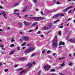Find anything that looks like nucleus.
Here are the masks:
<instances>
[{
    "label": "nucleus",
    "mask_w": 75,
    "mask_h": 75,
    "mask_svg": "<svg viewBox=\"0 0 75 75\" xmlns=\"http://www.w3.org/2000/svg\"><path fill=\"white\" fill-rule=\"evenodd\" d=\"M58 38L57 36L56 35L54 38L53 40H52V45L54 47H57L58 45Z\"/></svg>",
    "instance_id": "nucleus-1"
},
{
    "label": "nucleus",
    "mask_w": 75,
    "mask_h": 75,
    "mask_svg": "<svg viewBox=\"0 0 75 75\" xmlns=\"http://www.w3.org/2000/svg\"><path fill=\"white\" fill-rule=\"evenodd\" d=\"M35 48V47H30L29 49L26 50L24 51L25 53H30V52H31L33 51H34V49Z\"/></svg>",
    "instance_id": "nucleus-2"
},
{
    "label": "nucleus",
    "mask_w": 75,
    "mask_h": 75,
    "mask_svg": "<svg viewBox=\"0 0 75 75\" xmlns=\"http://www.w3.org/2000/svg\"><path fill=\"white\" fill-rule=\"evenodd\" d=\"M51 68V66L49 65H45L44 67V69L45 71H48Z\"/></svg>",
    "instance_id": "nucleus-3"
},
{
    "label": "nucleus",
    "mask_w": 75,
    "mask_h": 75,
    "mask_svg": "<svg viewBox=\"0 0 75 75\" xmlns=\"http://www.w3.org/2000/svg\"><path fill=\"white\" fill-rule=\"evenodd\" d=\"M34 18L35 20H38L39 21L45 19V18L43 17H36Z\"/></svg>",
    "instance_id": "nucleus-4"
},
{
    "label": "nucleus",
    "mask_w": 75,
    "mask_h": 75,
    "mask_svg": "<svg viewBox=\"0 0 75 75\" xmlns=\"http://www.w3.org/2000/svg\"><path fill=\"white\" fill-rule=\"evenodd\" d=\"M52 26L51 25H49L48 26H45L43 28V29L44 30H49L50 28H51Z\"/></svg>",
    "instance_id": "nucleus-5"
},
{
    "label": "nucleus",
    "mask_w": 75,
    "mask_h": 75,
    "mask_svg": "<svg viewBox=\"0 0 75 75\" xmlns=\"http://www.w3.org/2000/svg\"><path fill=\"white\" fill-rule=\"evenodd\" d=\"M30 39V38L28 36H24L23 37V39L24 41H28Z\"/></svg>",
    "instance_id": "nucleus-6"
},
{
    "label": "nucleus",
    "mask_w": 75,
    "mask_h": 75,
    "mask_svg": "<svg viewBox=\"0 0 75 75\" xmlns=\"http://www.w3.org/2000/svg\"><path fill=\"white\" fill-rule=\"evenodd\" d=\"M74 7V6H69V7L65 9L64 10V12H65V11H68L69 8H73V7Z\"/></svg>",
    "instance_id": "nucleus-7"
},
{
    "label": "nucleus",
    "mask_w": 75,
    "mask_h": 75,
    "mask_svg": "<svg viewBox=\"0 0 75 75\" xmlns=\"http://www.w3.org/2000/svg\"><path fill=\"white\" fill-rule=\"evenodd\" d=\"M61 16L62 17H63V16H64V14H60L59 15H55L53 16V18H55V17H57L59 16Z\"/></svg>",
    "instance_id": "nucleus-8"
},
{
    "label": "nucleus",
    "mask_w": 75,
    "mask_h": 75,
    "mask_svg": "<svg viewBox=\"0 0 75 75\" xmlns=\"http://www.w3.org/2000/svg\"><path fill=\"white\" fill-rule=\"evenodd\" d=\"M62 44L63 45H65V42L62 41L60 42V43L59 44V45H61Z\"/></svg>",
    "instance_id": "nucleus-9"
},
{
    "label": "nucleus",
    "mask_w": 75,
    "mask_h": 75,
    "mask_svg": "<svg viewBox=\"0 0 75 75\" xmlns=\"http://www.w3.org/2000/svg\"><path fill=\"white\" fill-rule=\"evenodd\" d=\"M27 7H25L22 10V12H25V11H26V10H27Z\"/></svg>",
    "instance_id": "nucleus-10"
},
{
    "label": "nucleus",
    "mask_w": 75,
    "mask_h": 75,
    "mask_svg": "<svg viewBox=\"0 0 75 75\" xmlns=\"http://www.w3.org/2000/svg\"><path fill=\"white\" fill-rule=\"evenodd\" d=\"M23 23L25 25V26H28V23H27V22L25 21H24Z\"/></svg>",
    "instance_id": "nucleus-11"
},
{
    "label": "nucleus",
    "mask_w": 75,
    "mask_h": 75,
    "mask_svg": "<svg viewBox=\"0 0 75 75\" xmlns=\"http://www.w3.org/2000/svg\"><path fill=\"white\" fill-rule=\"evenodd\" d=\"M69 41L72 42H75V39H71L69 40Z\"/></svg>",
    "instance_id": "nucleus-12"
},
{
    "label": "nucleus",
    "mask_w": 75,
    "mask_h": 75,
    "mask_svg": "<svg viewBox=\"0 0 75 75\" xmlns=\"http://www.w3.org/2000/svg\"><path fill=\"white\" fill-rule=\"evenodd\" d=\"M32 63H30L28 64L27 65V66H29V67L30 68V67H31V66H32Z\"/></svg>",
    "instance_id": "nucleus-13"
},
{
    "label": "nucleus",
    "mask_w": 75,
    "mask_h": 75,
    "mask_svg": "<svg viewBox=\"0 0 75 75\" xmlns=\"http://www.w3.org/2000/svg\"><path fill=\"white\" fill-rule=\"evenodd\" d=\"M1 13L2 14L3 16H5L6 15V13L4 12H1Z\"/></svg>",
    "instance_id": "nucleus-14"
},
{
    "label": "nucleus",
    "mask_w": 75,
    "mask_h": 75,
    "mask_svg": "<svg viewBox=\"0 0 75 75\" xmlns=\"http://www.w3.org/2000/svg\"><path fill=\"white\" fill-rule=\"evenodd\" d=\"M34 17H33V16L32 15H30V18H31L32 19H34L35 20V19L34 18Z\"/></svg>",
    "instance_id": "nucleus-15"
},
{
    "label": "nucleus",
    "mask_w": 75,
    "mask_h": 75,
    "mask_svg": "<svg viewBox=\"0 0 75 75\" xmlns=\"http://www.w3.org/2000/svg\"><path fill=\"white\" fill-rule=\"evenodd\" d=\"M14 14H17V15L18 16V17L19 18H21V17L20 16H19V13H17L15 12V13H13Z\"/></svg>",
    "instance_id": "nucleus-16"
},
{
    "label": "nucleus",
    "mask_w": 75,
    "mask_h": 75,
    "mask_svg": "<svg viewBox=\"0 0 75 75\" xmlns=\"http://www.w3.org/2000/svg\"><path fill=\"white\" fill-rule=\"evenodd\" d=\"M37 22H35L31 26H34L35 25H37Z\"/></svg>",
    "instance_id": "nucleus-17"
},
{
    "label": "nucleus",
    "mask_w": 75,
    "mask_h": 75,
    "mask_svg": "<svg viewBox=\"0 0 75 75\" xmlns=\"http://www.w3.org/2000/svg\"><path fill=\"white\" fill-rule=\"evenodd\" d=\"M14 53V51H11L9 53V55H11L12 54H13Z\"/></svg>",
    "instance_id": "nucleus-18"
},
{
    "label": "nucleus",
    "mask_w": 75,
    "mask_h": 75,
    "mask_svg": "<svg viewBox=\"0 0 75 75\" xmlns=\"http://www.w3.org/2000/svg\"><path fill=\"white\" fill-rule=\"evenodd\" d=\"M61 67H64V66H65V62H63V64L61 65Z\"/></svg>",
    "instance_id": "nucleus-19"
},
{
    "label": "nucleus",
    "mask_w": 75,
    "mask_h": 75,
    "mask_svg": "<svg viewBox=\"0 0 75 75\" xmlns=\"http://www.w3.org/2000/svg\"><path fill=\"white\" fill-rule=\"evenodd\" d=\"M20 59H21V60H22V61H24V60L25 59L24 57H21L20 58Z\"/></svg>",
    "instance_id": "nucleus-20"
},
{
    "label": "nucleus",
    "mask_w": 75,
    "mask_h": 75,
    "mask_svg": "<svg viewBox=\"0 0 75 75\" xmlns=\"http://www.w3.org/2000/svg\"><path fill=\"white\" fill-rule=\"evenodd\" d=\"M68 65H69V66H71V65H72V63L70 62L68 64Z\"/></svg>",
    "instance_id": "nucleus-21"
},
{
    "label": "nucleus",
    "mask_w": 75,
    "mask_h": 75,
    "mask_svg": "<svg viewBox=\"0 0 75 75\" xmlns=\"http://www.w3.org/2000/svg\"><path fill=\"white\" fill-rule=\"evenodd\" d=\"M19 4V3L18 2L15 4V5L14 6V7H15V6H18Z\"/></svg>",
    "instance_id": "nucleus-22"
},
{
    "label": "nucleus",
    "mask_w": 75,
    "mask_h": 75,
    "mask_svg": "<svg viewBox=\"0 0 75 75\" xmlns=\"http://www.w3.org/2000/svg\"><path fill=\"white\" fill-rule=\"evenodd\" d=\"M51 72H55V70L54 69H51Z\"/></svg>",
    "instance_id": "nucleus-23"
},
{
    "label": "nucleus",
    "mask_w": 75,
    "mask_h": 75,
    "mask_svg": "<svg viewBox=\"0 0 75 75\" xmlns=\"http://www.w3.org/2000/svg\"><path fill=\"white\" fill-rule=\"evenodd\" d=\"M23 27V26L22 25H19V26L18 27L19 28H21Z\"/></svg>",
    "instance_id": "nucleus-24"
},
{
    "label": "nucleus",
    "mask_w": 75,
    "mask_h": 75,
    "mask_svg": "<svg viewBox=\"0 0 75 75\" xmlns=\"http://www.w3.org/2000/svg\"><path fill=\"white\" fill-rule=\"evenodd\" d=\"M25 44H26V43L25 42H24L23 43L22 45H21V46L22 47H23V46H24V45H25Z\"/></svg>",
    "instance_id": "nucleus-25"
},
{
    "label": "nucleus",
    "mask_w": 75,
    "mask_h": 75,
    "mask_svg": "<svg viewBox=\"0 0 75 75\" xmlns=\"http://www.w3.org/2000/svg\"><path fill=\"white\" fill-rule=\"evenodd\" d=\"M58 21H59V20H57L56 21H54V23H57V22H58Z\"/></svg>",
    "instance_id": "nucleus-26"
},
{
    "label": "nucleus",
    "mask_w": 75,
    "mask_h": 75,
    "mask_svg": "<svg viewBox=\"0 0 75 75\" xmlns=\"http://www.w3.org/2000/svg\"><path fill=\"white\" fill-rule=\"evenodd\" d=\"M13 41H14V38H12L11 40V42H13Z\"/></svg>",
    "instance_id": "nucleus-27"
},
{
    "label": "nucleus",
    "mask_w": 75,
    "mask_h": 75,
    "mask_svg": "<svg viewBox=\"0 0 75 75\" xmlns=\"http://www.w3.org/2000/svg\"><path fill=\"white\" fill-rule=\"evenodd\" d=\"M14 46V45L13 44L11 45H10V47H13Z\"/></svg>",
    "instance_id": "nucleus-28"
},
{
    "label": "nucleus",
    "mask_w": 75,
    "mask_h": 75,
    "mask_svg": "<svg viewBox=\"0 0 75 75\" xmlns=\"http://www.w3.org/2000/svg\"><path fill=\"white\" fill-rule=\"evenodd\" d=\"M27 46H31L32 45L30 44H27Z\"/></svg>",
    "instance_id": "nucleus-29"
},
{
    "label": "nucleus",
    "mask_w": 75,
    "mask_h": 75,
    "mask_svg": "<svg viewBox=\"0 0 75 75\" xmlns=\"http://www.w3.org/2000/svg\"><path fill=\"white\" fill-rule=\"evenodd\" d=\"M18 24L19 25H22V23H19Z\"/></svg>",
    "instance_id": "nucleus-30"
},
{
    "label": "nucleus",
    "mask_w": 75,
    "mask_h": 75,
    "mask_svg": "<svg viewBox=\"0 0 75 75\" xmlns=\"http://www.w3.org/2000/svg\"><path fill=\"white\" fill-rule=\"evenodd\" d=\"M4 17L5 18H6V19H7V16H6V15H5L4 16Z\"/></svg>",
    "instance_id": "nucleus-31"
},
{
    "label": "nucleus",
    "mask_w": 75,
    "mask_h": 75,
    "mask_svg": "<svg viewBox=\"0 0 75 75\" xmlns=\"http://www.w3.org/2000/svg\"><path fill=\"white\" fill-rule=\"evenodd\" d=\"M65 58V57H63V58H60L59 59V60H61V59H64Z\"/></svg>",
    "instance_id": "nucleus-32"
},
{
    "label": "nucleus",
    "mask_w": 75,
    "mask_h": 75,
    "mask_svg": "<svg viewBox=\"0 0 75 75\" xmlns=\"http://www.w3.org/2000/svg\"><path fill=\"white\" fill-rule=\"evenodd\" d=\"M33 30H30L28 31L29 33H31V32H32Z\"/></svg>",
    "instance_id": "nucleus-33"
},
{
    "label": "nucleus",
    "mask_w": 75,
    "mask_h": 75,
    "mask_svg": "<svg viewBox=\"0 0 75 75\" xmlns=\"http://www.w3.org/2000/svg\"><path fill=\"white\" fill-rule=\"evenodd\" d=\"M8 69H6L5 70V72H7V71H8Z\"/></svg>",
    "instance_id": "nucleus-34"
},
{
    "label": "nucleus",
    "mask_w": 75,
    "mask_h": 75,
    "mask_svg": "<svg viewBox=\"0 0 75 75\" xmlns=\"http://www.w3.org/2000/svg\"><path fill=\"white\" fill-rule=\"evenodd\" d=\"M44 52H45V50H43L42 52V54H44Z\"/></svg>",
    "instance_id": "nucleus-35"
},
{
    "label": "nucleus",
    "mask_w": 75,
    "mask_h": 75,
    "mask_svg": "<svg viewBox=\"0 0 75 75\" xmlns=\"http://www.w3.org/2000/svg\"><path fill=\"white\" fill-rule=\"evenodd\" d=\"M50 52H51V51H50V50H48L47 51V53H50Z\"/></svg>",
    "instance_id": "nucleus-36"
},
{
    "label": "nucleus",
    "mask_w": 75,
    "mask_h": 75,
    "mask_svg": "<svg viewBox=\"0 0 75 75\" xmlns=\"http://www.w3.org/2000/svg\"><path fill=\"white\" fill-rule=\"evenodd\" d=\"M40 12H41V14H42V15L43 16V15H44V13H43L42 11H41Z\"/></svg>",
    "instance_id": "nucleus-37"
},
{
    "label": "nucleus",
    "mask_w": 75,
    "mask_h": 75,
    "mask_svg": "<svg viewBox=\"0 0 75 75\" xmlns=\"http://www.w3.org/2000/svg\"><path fill=\"white\" fill-rule=\"evenodd\" d=\"M0 47H1V48H4V46H3V45H1Z\"/></svg>",
    "instance_id": "nucleus-38"
},
{
    "label": "nucleus",
    "mask_w": 75,
    "mask_h": 75,
    "mask_svg": "<svg viewBox=\"0 0 75 75\" xmlns=\"http://www.w3.org/2000/svg\"><path fill=\"white\" fill-rule=\"evenodd\" d=\"M38 29V25H37L36 26V28L35 29V30H37Z\"/></svg>",
    "instance_id": "nucleus-39"
},
{
    "label": "nucleus",
    "mask_w": 75,
    "mask_h": 75,
    "mask_svg": "<svg viewBox=\"0 0 75 75\" xmlns=\"http://www.w3.org/2000/svg\"><path fill=\"white\" fill-rule=\"evenodd\" d=\"M58 34H59V35H61V31H59V32Z\"/></svg>",
    "instance_id": "nucleus-40"
},
{
    "label": "nucleus",
    "mask_w": 75,
    "mask_h": 75,
    "mask_svg": "<svg viewBox=\"0 0 75 75\" xmlns=\"http://www.w3.org/2000/svg\"><path fill=\"white\" fill-rule=\"evenodd\" d=\"M24 71H25L24 70H23V71H22L21 72L20 74H21L22 73H23V72H24Z\"/></svg>",
    "instance_id": "nucleus-41"
},
{
    "label": "nucleus",
    "mask_w": 75,
    "mask_h": 75,
    "mask_svg": "<svg viewBox=\"0 0 75 75\" xmlns=\"http://www.w3.org/2000/svg\"><path fill=\"white\" fill-rule=\"evenodd\" d=\"M0 8H1V9H3L4 8L3 7L0 6Z\"/></svg>",
    "instance_id": "nucleus-42"
},
{
    "label": "nucleus",
    "mask_w": 75,
    "mask_h": 75,
    "mask_svg": "<svg viewBox=\"0 0 75 75\" xmlns=\"http://www.w3.org/2000/svg\"><path fill=\"white\" fill-rule=\"evenodd\" d=\"M55 55H56V53H54L53 54V56H55Z\"/></svg>",
    "instance_id": "nucleus-43"
},
{
    "label": "nucleus",
    "mask_w": 75,
    "mask_h": 75,
    "mask_svg": "<svg viewBox=\"0 0 75 75\" xmlns=\"http://www.w3.org/2000/svg\"><path fill=\"white\" fill-rule=\"evenodd\" d=\"M1 54H4V52H3V51H2L1 52Z\"/></svg>",
    "instance_id": "nucleus-44"
},
{
    "label": "nucleus",
    "mask_w": 75,
    "mask_h": 75,
    "mask_svg": "<svg viewBox=\"0 0 75 75\" xmlns=\"http://www.w3.org/2000/svg\"><path fill=\"white\" fill-rule=\"evenodd\" d=\"M16 11H18V10H14V12H16Z\"/></svg>",
    "instance_id": "nucleus-45"
},
{
    "label": "nucleus",
    "mask_w": 75,
    "mask_h": 75,
    "mask_svg": "<svg viewBox=\"0 0 75 75\" xmlns=\"http://www.w3.org/2000/svg\"><path fill=\"white\" fill-rule=\"evenodd\" d=\"M57 4H60V3H59V2H57Z\"/></svg>",
    "instance_id": "nucleus-46"
},
{
    "label": "nucleus",
    "mask_w": 75,
    "mask_h": 75,
    "mask_svg": "<svg viewBox=\"0 0 75 75\" xmlns=\"http://www.w3.org/2000/svg\"><path fill=\"white\" fill-rule=\"evenodd\" d=\"M18 67V65H16L14 66V67L15 68H17V67Z\"/></svg>",
    "instance_id": "nucleus-47"
},
{
    "label": "nucleus",
    "mask_w": 75,
    "mask_h": 75,
    "mask_svg": "<svg viewBox=\"0 0 75 75\" xmlns=\"http://www.w3.org/2000/svg\"><path fill=\"white\" fill-rule=\"evenodd\" d=\"M71 20V18H69L67 21V22H68V21H69V20Z\"/></svg>",
    "instance_id": "nucleus-48"
},
{
    "label": "nucleus",
    "mask_w": 75,
    "mask_h": 75,
    "mask_svg": "<svg viewBox=\"0 0 75 75\" xmlns=\"http://www.w3.org/2000/svg\"><path fill=\"white\" fill-rule=\"evenodd\" d=\"M59 74L60 75H64V74H62V73H59Z\"/></svg>",
    "instance_id": "nucleus-49"
},
{
    "label": "nucleus",
    "mask_w": 75,
    "mask_h": 75,
    "mask_svg": "<svg viewBox=\"0 0 75 75\" xmlns=\"http://www.w3.org/2000/svg\"><path fill=\"white\" fill-rule=\"evenodd\" d=\"M33 1L34 3H36L37 2V1L36 0H34Z\"/></svg>",
    "instance_id": "nucleus-50"
},
{
    "label": "nucleus",
    "mask_w": 75,
    "mask_h": 75,
    "mask_svg": "<svg viewBox=\"0 0 75 75\" xmlns=\"http://www.w3.org/2000/svg\"><path fill=\"white\" fill-rule=\"evenodd\" d=\"M40 32H41L40 31H38V33H37L38 34H39L40 33Z\"/></svg>",
    "instance_id": "nucleus-51"
},
{
    "label": "nucleus",
    "mask_w": 75,
    "mask_h": 75,
    "mask_svg": "<svg viewBox=\"0 0 75 75\" xmlns=\"http://www.w3.org/2000/svg\"><path fill=\"white\" fill-rule=\"evenodd\" d=\"M59 28H63V26H62L59 27Z\"/></svg>",
    "instance_id": "nucleus-52"
},
{
    "label": "nucleus",
    "mask_w": 75,
    "mask_h": 75,
    "mask_svg": "<svg viewBox=\"0 0 75 75\" xmlns=\"http://www.w3.org/2000/svg\"><path fill=\"white\" fill-rule=\"evenodd\" d=\"M35 55V54H33L32 56L31 57H34V56Z\"/></svg>",
    "instance_id": "nucleus-53"
},
{
    "label": "nucleus",
    "mask_w": 75,
    "mask_h": 75,
    "mask_svg": "<svg viewBox=\"0 0 75 75\" xmlns=\"http://www.w3.org/2000/svg\"><path fill=\"white\" fill-rule=\"evenodd\" d=\"M41 37H44V35H40Z\"/></svg>",
    "instance_id": "nucleus-54"
},
{
    "label": "nucleus",
    "mask_w": 75,
    "mask_h": 75,
    "mask_svg": "<svg viewBox=\"0 0 75 75\" xmlns=\"http://www.w3.org/2000/svg\"><path fill=\"white\" fill-rule=\"evenodd\" d=\"M22 69V68H21L20 69H18V71L19 70H21Z\"/></svg>",
    "instance_id": "nucleus-55"
},
{
    "label": "nucleus",
    "mask_w": 75,
    "mask_h": 75,
    "mask_svg": "<svg viewBox=\"0 0 75 75\" xmlns=\"http://www.w3.org/2000/svg\"><path fill=\"white\" fill-rule=\"evenodd\" d=\"M2 65V63L1 62L0 63V66H1Z\"/></svg>",
    "instance_id": "nucleus-56"
},
{
    "label": "nucleus",
    "mask_w": 75,
    "mask_h": 75,
    "mask_svg": "<svg viewBox=\"0 0 75 75\" xmlns=\"http://www.w3.org/2000/svg\"><path fill=\"white\" fill-rule=\"evenodd\" d=\"M17 48H18V50H20V47H17Z\"/></svg>",
    "instance_id": "nucleus-57"
},
{
    "label": "nucleus",
    "mask_w": 75,
    "mask_h": 75,
    "mask_svg": "<svg viewBox=\"0 0 75 75\" xmlns=\"http://www.w3.org/2000/svg\"><path fill=\"white\" fill-rule=\"evenodd\" d=\"M28 15H25V17H28Z\"/></svg>",
    "instance_id": "nucleus-58"
},
{
    "label": "nucleus",
    "mask_w": 75,
    "mask_h": 75,
    "mask_svg": "<svg viewBox=\"0 0 75 75\" xmlns=\"http://www.w3.org/2000/svg\"><path fill=\"white\" fill-rule=\"evenodd\" d=\"M71 11H72V10H70L69 12V13H71Z\"/></svg>",
    "instance_id": "nucleus-59"
},
{
    "label": "nucleus",
    "mask_w": 75,
    "mask_h": 75,
    "mask_svg": "<svg viewBox=\"0 0 75 75\" xmlns=\"http://www.w3.org/2000/svg\"><path fill=\"white\" fill-rule=\"evenodd\" d=\"M19 33L20 34H23V33L21 32H20Z\"/></svg>",
    "instance_id": "nucleus-60"
},
{
    "label": "nucleus",
    "mask_w": 75,
    "mask_h": 75,
    "mask_svg": "<svg viewBox=\"0 0 75 75\" xmlns=\"http://www.w3.org/2000/svg\"><path fill=\"white\" fill-rule=\"evenodd\" d=\"M10 28L9 27L8 28H7V30H10Z\"/></svg>",
    "instance_id": "nucleus-61"
},
{
    "label": "nucleus",
    "mask_w": 75,
    "mask_h": 75,
    "mask_svg": "<svg viewBox=\"0 0 75 75\" xmlns=\"http://www.w3.org/2000/svg\"><path fill=\"white\" fill-rule=\"evenodd\" d=\"M56 1V0H54L53 1V2H54V3H55V2Z\"/></svg>",
    "instance_id": "nucleus-62"
},
{
    "label": "nucleus",
    "mask_w": 75,
    "mask_h": 75,
    "mask_svg": "<svg viewBox=\"0 0 75 75\" xmlns=\"http://www.w3.org/2000/svg\"><path fill=\"white\" fill-rule=\"evenodd\" d=\"M38 10H39L38 9V8H36V11H38Z\"/></svg>",
    "instance_id": "nucleus-63"
},
{
    "label": "nucleus",
    "mask_w": 75,
    "mask_h": 75,
    "mask_svg": "<svg viewBox=\"0 0 75 75\" xmlns=\"http://www.w3.org/2000/svg\"><path fill=\"white\" fill-rule=\"evenodd\" d=\"M69 57H71V54H70L69 55Z\"/></svg>",
    "instance_id": "nucleus-64"
}]
</instances>
